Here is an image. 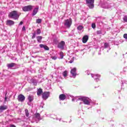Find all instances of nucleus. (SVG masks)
<instances>
[{"label": "nucleus", "mask_w": 127, "mask_h": 127, "mask_svg": "<svg viewBox=\"0 0 127 127\" xmlns=\"http://www.w3.org/2000/svg\"><path fill=\"white\" fill-rule=\"evenodd\" d=\"M20 14H21V13H18L17 11L14 10L9 13L8 16L10 18L14 19V20H18L19 16H20Z\"/></svg>", "instance_id": "f257e3e1"}, {"label": "nucleus", "mask_w": 127, "mask_h": 127, "mask_svg": "<svg viewBox=\"0 0 127 127\" xmlns=\"http://www.w3.org/2000/svg\"><path fill=\"white\" fill-rule=\"evenodd\" d=\"M85 1L87 6H88L89 8H94L95 6V4H94L95 0H85Z\"/></svg>", "instance_id": "f03ea898"}, {"label": "nucleus", "mask_w": 127, "mask_h": 127, "mask_svg": "<svg viewBox=\"0 0 127 127\" xmlns=\"http://www.w3.org/2000/svg\"><path fill=\"white\" fill-rule=\"evenodd\" d=\"M82 101L84 105H90V101H89V98L86 97H82L79 98L77 101Z\"/></svg>", "instance_id": "7ed1b4c3"}, {"label": "nucleus", "mask_w": 127, "mask_h": 127, "mask_svg": "<svg viewBox=\"0 0 127 127\" xmlns=\"http://www.w3.org/2000/svg\"><path fill=\"white\" fill-rule=\"evenodd\" d=\"M64 24V26L69 28L71 27V25H72V20H69V19L65 20Z\"/></svg>", "instance_id": "20e7f679"}, {"label": "nucleus", "mask_w": 127, "mask_h": 127, "mask_svg": "<svg viewBox=\"0 0 127 127\" xmlns=\"http://www.w3.org/2000/svg\"><path fill=\"white\" fill-rule=\"evenodd\" d=\"M33 7L31 5H27L22 7V9L23 11H30V10H32Z\"/></svg>", "instance_id": "39448f33"}, {"label": "nucleus", "mask_w": 127, "mask_h": 127, "mask_svg": "<svg viewBox=\"0 0 127 127\" xmlns=\"http://www.w3.org/2000/svg\"><path fill=\"white\" fill-rule=\"evenodd\" d=\"M50 95V92H45L42 94V98L44 100H47L49 97V95Z\"/></svg>", "instance_id": "423d86ee"}, {"label": "nucleus", "mask_w": 127, "mask_h": 127, "mask_svg": "<svg viewBox=\"0 0 127 127\" xmlns=\"http://www.w3.org/2000/svg\"><path fill=\"white\" fill-rule=\"evenodd\" d=\"M76 71L77 68H76V67H74L70 70V74H71L72 76L74 77V78H75L76 76H77V72H76Z\"/></svg>", "instance_id": "0eeeda50"}, {"label": "nucleus", "mask_w": 127, "mask_h": 127, "mask_svg": "<svg viewBox=\"0 0 127 127\" xmlns=\"http://www.w3.org/2000/svg\"><path fill=\"white\" fill-rule=\"evenodd\" d=\"M25 100V97L22 94H19L18 96V101L19 102H23Z\"/></svg>", "instance_id": "6e6552de"}, {"label": "nucleus", "mask_w": 127, "mask_h": 127, "mask_svg": "<svg viewBox=\"0 0 127 127\" xmlns=\"http://www.w3.org/2000/svg\"><path fill=\"white\" fill-rule=\"evenodd\" d=\"M64 45H65V42L62 41L59 43L58 45V48H60L61 49H64Z\"/></svg>", "instance_id": "1a4fd4ad"}, {"label": "nucleus", "mask_w": 127, "mask_h": 127, "mask_svg": "<svg viewBox=\"0 0 127 127\" xmlns=\"http://www.w3.org/2000/svg\"><path fill=\"white\" fill-rule=\"evenodd\" d=\"M14 24V21L11 20H7L6 22V25L9 26H11V25H13Z\"/></svg>", "instance_id": "9d476101"}, {"label": "nucleus", "mask_w": 127, "mask_h": 127, "mask_svg": "<svg viewBox=\"0 0 127 127\" xmlns=\"http://www.w3.org/2000/svg\"><path fill=\"white\" fill-rule=\"evenodd\" d=\"M60 101H64L66 99V95L64 94L60 95L59 96Z\"/></svg>", "instance_id": "9b49d317"}, {"label": "nucleus", "mask_w": 127, "mask_h": 127, "mask_svg": "<svg viewBox=\"0 0 127 127\" xmlns=\"http://www.w3.org/2000/svg\"><path fill=\"white\" fill-rule=\"evenodd\" d=\"M89 39V36L88 35H85L82 38V42L83 43H86L87 41Z\"/></svg>", "instance_id": "f8f14e48"}, {"label": "nucleus", "mask_w": 127, "mask_h": 127, "mask_svg": "<svg viewBox=\"0 0 127 127\" xmlns=\"http://www.w3.org/2000/svg\"><path fill=\"white\" fill-rule=\"evenodd\" d=\"M15 65H16V64H15V63H12L10 64H7V67H8V68H12L13 67H14V66H15Z\"/></svg>", "instance_id": "ddd939ff"}, {"label": "nucleus", "mask_w": 127, "mask_h": 127, "mask_svg": "<svg viewBox=\"0 0 127 127\" xmlns=\"http://www.w3.org/2000/svg\"><path fill=\"white\" fill-rule=\"evenodd\" d=\"M4 110H7V106L6 105L0 106V111L2 112Z\"/></svg>", "instance_id": "4468645a"}, {"label": "nucleus", "mask_w": 127, "mask_h": 127, "mask_svg": "<svg viewBox=\"0 0 127 127\" xmlns=\"http://www.w3.org/2000/svg\"><path fill=\"white\" fill-rule=\"evenodd\" d=\"M34 99V97L32 95H29L28 97V100H29V102L30 103H31V102L33 101Z\"/></svg>", "instance_id": "2eb2a0df"}, {"label": "nucleus", "mask_w": 127, "mask_h": 127, "mask_svg": "<svg viewBox=\"0 0 127 127\" xmlns=\"http://www.w3.org/2000/svg\"><path fill=\"white\" fill-rule=\"evenodd\" d=\"M43 93V91L42 90V89L39 88L37 90V94L38 96H40L41 94Z\"/></svg>", "instance_id": "dca6fc26"}, {"label": "nucleus", "mask_w": 127, "mask_h": 127, "mask_svg": "<svg viewBox=\"0 0 127 127\" xmlns=\"http://www.w3.org/2000/svg\"><path fill=\"white\" fill-rule=\"evenodd\" d=\"M42 38H43V37L41 36H37V40L38 42H39V43H41Z\"/></svg>", "instance_id": "f3484780"}, {"label": "nucleus", "mask_w": 127, "mask_h": 127, "mask_svg": "<svg viewBox=\"0 0 127 127\" xmlns=\"http://www.w3.org/2000/svg\"><path fill=\"white\" fill-rule=\"evenodd\" d=\"M38 12V8H35L33 11V13L32 15H35V14H36V13H37V12Z\"/></svg>", "instance_id": "a211bd4d"}, {"label": "nucleus", "mask_w": 127, "mask_h": 127, "mask_svg": "<svg viewBox=\"0 0 127 127\" xmlns=\"http://www.w3.org/2000/svg\"><path fill=\"white\" fill-rule=\"evenodd\" d=\"M35 116L36 118L37 119H38V120H39V119H40V114L36 113L35 114Z\"/></svg>", "instance_id": "6ab92c4d"}, {"label": "nucleus", "mask_w": 127, "mask_h": 127, "mask_svg": "<svg viewBox=\"0 0 127 127\" xmlns=\"http://www.w3.org/2000/svg\"><path fill=\"white\" fill-rule=\"evenodd\" d=\"M67 70H65L64 71V72L63 73L64 77H67Z\"/></svg>", "instance_id": "aec40b11"}, {"label": "nucleus", "mask_w": 127, "mask_h": 127, "mask_svg": "<svg viewBox=\"0 0 127 127\" xmlns=\"http://www.w3.org/2000/svg\"><path fill=\"white\" fill-rule=\"evenodd\" d=\"M25 115L27 117H29V113L28 112V110L27 109H25Z\"/></svg>", "instance_id": "412c9836"}, {"label": "nucleus", "mask_w": 127, "mask_h": 127, "mask_svg": "<svg viewBox=\"0 0 127 127\" xmlns=\"http://www.w3.org/2000/svg\"><path fill=\"white\" fill-rule=\"evenodd\" d=\"M42 21V19H37L36 20L37 23H39V24L41 23Z\"/></svg>", "instance_id": "4be33fe9"}, {"label": "nucleus", "mask_w": 127, "mask_h": 127, "mask_svg": "<svg viewBox=\"0 0 127 127\" xmlns=\"http://www.w3.org/2000/svg\"><path fill=\"white\" fill-rule=\"evenodd\" d=\"M60 55L61 59H63V58L64 57V53H63V52H61L60 53Z\"/></svg>", "instance_id": "5701e85b"}, {"label": "nucleus", "mask_w": 127, "mask_h": 127, "mask_svg": "<svg viewBox=\"0 0 127 127\" xmlns=\"http://www.w3.org/2000/svg\"><path fill=\"white\" fill-rule=\"evenodd\" d=\"M37 34L39 35L41 33V30L40 29H38L36 30Z\"/></svg>", "instance_id": "b1692460"}, {"label": "nucleus", "mask_w": 127, "mask_h": 127, "mask_svg": "<svg viewBox=\"0 0 127 127\" xmlns=\"http://www.w3.org/2000/svg\"><path fill=\"white\" fill-rule=\"evenodd\" d=\"M83 27L82 26H79L78 27H77V29L78 30H82V29H83Z\"/></svg>", "instance_id": "393cba45"}, {"label": "nucleus", "mask_w": 127, "mask_h": 127, "mask_svg": "<svg viewBox=\"0 0 127 127\" xmlns=\"http://www.w3.org/2000/svg\"><path fill=\"white\" fill-rule=\"evenodd\" d=\"M36 35V32H34V33H33V36L32 37V39H34V38H35V36Z\"/></svg>", "instance_id": "a878e982"}, {"label": "nucleus", "mask_w": 127, "mask_h": 127, "mask_svg": "<svg viewBox=\"0 0 127 127\" xmlns=\"http://www.w3.org/2000/svg\"><path fill=\"white\" fill-rule=\"evenodd\" d=\"M44 49H45V50H49V47H48L47 46H44Z\"/></svg>", "instance_id": "bb28decb"}, {"label": "nucleus", "mask_w": 127, "mask_h": 127, "mask_svg": "<svg viewBox=\"0 0 127 127\" xmlns=\"http://www.w3.org/2000/svg\"><path fill=\"white\" fill-rule=\"evenodd\" d=\"M91 27H92L94 29H95V28H96V24L92 23L91 25Z\"/></svg>", "instance_id": "cd10ccee"}, {"label": "nucleus", "mask_w": 127, "mask_h": 127, "mask_svg": "<svg viewBox=\"0 0 127 127\" xmlns=\"http://www.w3.org/2000/svg\"><path fill=\"white\" fill-rule=\"evenodd\" d=\"M123 20L126 22H127V16H125L123 18Z\"/></svg>", "instance_id": "c85d7f7f"}, {"label": "nucleus", "mask_w": 127, "mask_h": 127, "mask_svg": "<svg viewBox=\"0 0 127 127\" xmlns=\"http://www.w3.org/2000/svg\"><path fill=\"white\" fill-rule=\"evenodd\" d=\"M51 58L53 59V60H56V59H57V57L56 56L51 57Z\"/></svg>", "instance_id": "c756f323"}, {"label": "nucleus", "mask_w": 127, "mask_h": 127, "mask_svg": "<svg viewBox=\"0 0 127 127\" xmlns=\"http://www.w3.org/2000/svg\"><path fill=\"white\" fill-rule=\"evenodd\" d=\"M124 38H125V39L127 40V34H125L123 36Z\"/></svg>", "instance_id": "7c9ffc66"}, {"label": "nucleus", "mask_w": 127, "mask_h": 127, "mask_svg": "<svg viewBox=\"0 0 127 127\" xmlns=\"http://www.w3.org/2000/svg\"><path fill=\"white\" fill-rule=\"evenodd\" d=\"M108 45L106 43L104 44V47L105 48H108Z\"/></svg>", "instance_id": "2f4dec72"}, {"label": "nucleus", "mask_w": 127, "mask_h": 127, "mask_svg": "<svg viewBox=\"0 0 127 127\" xmlns=\"http://www.w3.org/2000/svg\"><path fill=\"white\" fill-rule=\"evenodd\" d=\"M44 46L45 45L43 44H40V47H41V48H44Z\"/></svg>", "instance_id": "473e14b6"}, {"label": "nucleus", "mask_w": 127, "mask_h": 127, "mask_svg": "<svg viewBox=\"0 0 127 127\" xmlns=\"http://www.w3.org/2000/svg\"><path fill=\"white\" fill-rule=\"evenodd\" d=\"M22 30H23V31H25V26H23Z\"/></svg>", "instance_id": "72a5a7b5"}, {"label": "nucleus", "mask_w": 127, "mask_h": 127, "mask_svg": "<svg viewBox=\"0 0 127 127\" xmlns=\"http://www.w3.org/2000/svg\"><path fill=\"white\" fill-rule=\"evenodd\" d=\"M23 24V22L20 21V23L19 24V25H22Z\"/></svg>", "instance_id": "f704fd0d"}, {"label": "nucleus", "mask_w": 127, "mask_h": 127, "mask_svg": "<svg viewBox=\"0 0 127 127\" xmlns=\"http://www.w3.org/2000/svg\"><path fill=\"white\" fill-rule=\"evenodd\" d=\"M10 127H16L14 125H10Z\"/></svg>", "instance_id": "c9c22d12"}, {"label": "nucleus", "mask_w": 127, "mask_h": 127, "mask_svg": "<svg viewBox=\"0 0 127 127\" xmlns=\"http://www.w3.org/2000/svg\"><path fill=\"white\" fill-rule=\"evenodd\" d=\"M71 101H72V102H74L75 101V98H72L71 99Z\"/></svg>", "instance_id": "e433bc0d"}, {"label": "nucleus", "mask_w": 127, "mask_h": 127, "mask_svg": "<svg viewBox=\"0 0 127 127\" xmlns=\"http://www.w3.org/2000/svg\"><path fill=\"white\" fill-rule=\"evenodd\" d=\"M69 63H73V61H70L69 62Z\"/></svg>", "instance_id": "4c0bfd02"}, {"label": "nucleus", "mask_w": 127, "mask_h": 127, "mask_svg": "<svg viewBox=\"0 0 127 127\" xmlns=\"http://www.w3.org/2000/svg\"><path fill=\"white\" fill-rule=\"evenodd\" d=\"M7 100V97H5V101H6Z\"/></svg>", "instance_id": "58836bf2"}, {"label": "nucleus", "mask_w": 127, "mask_h": 127, "mask_svg": "<svg viewBox=\"0 0 127 127\" xmlns=\"http://www.w3.org/2000/svg\"><path fill=\"white\" fill-rule=\"evenodd\" d=\"M0 113H1V111H0Z\"/></svg>", "instance_id": "ea45409f"}, {"label": "nucleus", "mask_w": 127, "mask_h": 127, "mask_svg": "<svg viewBox=\"0 0 127 127\" xmlns=\"http://www.w3.org/2000/svg\"><path fill=\"white\" fill-rule=\"evenodd\" d=\"M0 74H1V73L0 72Z\"/></svg>", "instance_id": "a19ab883"}]
</instances>
